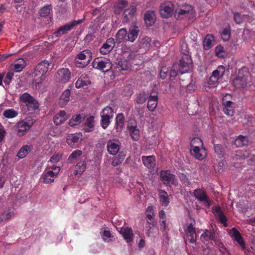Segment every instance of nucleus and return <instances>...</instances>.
<instances>
[{
    "mask_svg": "<svg viewBox=\"0 0 255 255\" xmlns=\"http://www.w3.org/2000/svg\"><path fill=\"white\" fill-rule=\"evenodd\" d=\"M92 58V53L89 49H85L80 52L76 56L75 65L78 68H84L87 66Z\"/></svg>",
    "mask_w": 255,
    "mask_h": 255,
    "instance_id": "obj_1",
    "label": "nucleus"
},
{
    "mask_svg": "<svg viewBox=\"0 0 255 255\" xmlns=\"http://www.w3.org/2000/svg\"><path fill=\"white\" fill-rule=\"evenodd\" d=\"M249 77L248 69L243 67L239 70L238 76L234 80V86L238 88H245L249 82Z\"/></svg>",
    "mask_w": 255,
    "mask_h": 255,
    "instance_id": "obj_2",
    "label": "nucleus"
},
{
    "mask_svg": "<svg viewBox=\"0 0 255 255\" xmlns=\"http://www.w3.org/2000/svg\"><path fill=\"white\" fill-rule=\"evenodd\" d=\"M49 63L46 60L40 62L34 68L33 75L35 77L39 76L38 79L35 80V85L37 86L41 83L42 81L44 79L45 74L48 71Z\"/></svg>",
    "mask_w": 255,
    "mask_h": 255,
    "instance_id": "obj_3",
    "label": "nucleus"
},
{
    "mask_svg": "<svg viewBox=\"0 0 255 255\" xmlns=\"http://www.w3.org/2000/svg\"><path fill=\"white\" fill-rule=\"evenodd\" d=\"M82 19L78 20H73L62 26H60L53 33L54 37L60 38L62 35L67 34L70 31L74 26L80 24L82 22Z\"/></svg>",
    "mask_w": 255,
    "mask_h": 255,
    "instance_id": "obj_4",
    "label": "nucleus"
},
{
    "mask_svg": "<svg viewBox=\"0 0 255 255\" xmlns=\"http://www.w3.org/2000/svg\"><path fill=\"white\" fill-rule=\"evenodd\" d=\"M19 100L25 104L28 111H35L38 109L39 104L38 101L28 93H24L19 97Z\"/></svg>",
    "mask_w": 255,
    "mask_h": 255,
    "instance_id": "obj_5",
    "label": "nucleus"
},
{
    "mask_svg": "<svg viewBox=\"0 0 255 255\" xmlns=\"http://www.w3.org/2000/svg\"><path fill=\"white\" fill-rule=\"evenodd\" d=\"M92 65L95 69L101 70L105 73L111 70L113 66L110 59L107 58L103 59L99 57L93 60Z\"/></svg>",
    "mask_w": 255,
    "mask_h": 255,
    "instance_id": "obj_6",
    "label": "nucleus"
},
{
    "mask_svg": "<svg viewBox=\"0 0 255 255\" xmlns=\"http://www.w3.org/2000/svg\"><path fill=\"white\" fill-rule=\"evenodd\" d=\"M177 65L179 68V72L181 74L190 72L192 68V61L191 56L187 54H183Z\"/></svg>",
    "mask_w": 255,
    "mask_h": 255,
    "instance_id": "obj_7",
    "label": "nucleus"
},
{
    "mask_svg": "<svg viewBox=\"0 0 255 255\" xmlns=\"http://www.w3.org/2000/svg\"><path fill=\"white\" fill-rule=\"evenodd\" d=\"M35 122V121L31 118H28L25 121L18 122L16 125L17 135L20 136L24 135Z\"/></svg>",
    "mask_w": 255,
    "mask_h": 255,
    "instance_id": "obj_8",
    "label": "nucleus"
},
{
    "mask_svg": "<svg viewBox=\"0 0 255 255\" xmlns=\"http://www.w3.org/2000/svg\"><path fill=\"white\" fill-rule=\"evenodd\" d=\"M70 78L71 72L68 68L59 69L55 74L56 81L62 84L67 83Z\"/></svg>",
    "mask_w": 255,
    "mask_h": 255,
    "instance_id": "obj_9",
    "label": "nucleus"
},
{
    "mask_svg": "<svg viewBox=\"0 0 255 255\" xmlns=\"http://www.w3.org/2000/svg\"><path fill=\"white\" fill-rule=\"evenodd\" d=\"M131 55L128 52L124 53V57L118 62L117 68L119 70H128L130 68L131 63L130 59Z\"/></svg>",
    "mask_w": 255,
    "mask_h": 255,
    "instance_id": "obj_10",
    "label": "nucleus"
},
{
    "mask_svg": "<svg viewBox=\"0 0 255 255\" xmlns=\"http://www.w3.org/2000/svg\"><path fill=\"white\" fill-rule=\"evenodd\" d=\"M212 212L214 214L216 219L219 223L222 224L224 227H227L228 224L227 223V218L222 211L220 206H214L212 207Z\"/></svg>",
    "mask_w": 255,
    "mask_h": 255,
    "instance_id": "obj_11",
    "label": "nucleus"
},
{
    "mask_svg": "<svg viewBox=\"0 0 255 255\" xmlns=\"http://www.w3.org/2000/svg\"><path fill=\"white\" fill-rule=\"evenodd\" d=\"M121 146V143L119 140H109L107 145L108 153L111 155H116L119 152Z\"/></svg>",
    "mask_w": 255,
    "mask_h": 255,
    "instance_id": "obj_12",
    "label": "nucleus"
},
{
    "mask_svg": "<svg viewBox=\"0 0 255 255\" xmlns=\"http://www.w3.org/2000/svg\"><path fill=\"white\" fill-rule=\"evenodd\" d=\"M174 8L172 3L167 2L161 5L160 13L162 17L167 18L172 15Z\"/></svg>",
    "mask_w": 255,
    "mask_h": 255,
    "instance_id": "obj_13",
    "label": "nucleus"
},
{
    "mask_svg": "<svg viewBox=\"0 0 255 255\" xmlns=\"http://www.w3.org/2000/svg\"><path fill=\"white\" fill-rule=\"evenodd\" d=\"M195 224V221L193 220V222L189 224L187 228L185 230V233L187 238L191 243H193L196 242L197 235L196 233V229L194 226Z\"/></svg>",
    "mask_w": 255,
    "mask_h": 255,
    "instance_id": "obj_14",
    "label": "nucleus"
},
{
    "mask_svg": "<svg viewBox=\"0 0 255 255\" xmlns=\"http://www.w3.org/2000/svg\"><path fill=\"white\" fill-rule=\"evenodd\" d=\"M216 227V226H215ZM212 229H209V231H208V239L212 241V245L217 246L219 247H222L223 246V244L220 242L219 240V233L217 228H216L215 230L213 226H211Z\"/></svg>",
    "mask_w": 255,
    "mask_h": 255,
    "instance_id": "obj_15",
    "label": "nucleus"
},
{
    "mask_svg": "<svg viewBox=\"0 0 255 255\" xmlns=\"http://www.w3.org/2000/svg\"><path fill=\"white\" fill-rule=\"evenodd\" d=\"M139 31L138 26L136 25L135 22L133 23L128 29L127 40L131 42L135 41L138 36Z\"/></svg>",
    "mask_w": 255,
    "mask_h": 255,
    "instance_id": "obj_16",
    "label": "nucleus"
},
{
    "mask_svg": "<svg viewBox=\"0 0 255 255\" xmlns=\"http://www.w3.org/2000/svg\"><path fill=\"white\" fill-rule=\"evenodd\" d=\"M230 236L232 239L237 242L241 246L242 250H245L246 245L241 233L236 228H233L231 230Z\"/></svg>",
    "mask_w": 255,
    "mask_h": 255,
    "instance_id": "obj_17",
    "label": "nucleus"
},
{
    "mask_svg": "<svg viewBox=\"0 0 255 255\" xmlns=\"http://www.w3.org/2000/svg\"><path fill=\"white\" fill-rule=\"evenodd\" d=\"M115 46V40L113 38H108L100 49V52L103 55L109 53Z\"/></svg>",
    "mask_w": 255,
    "mask_h": 255,
    "instance_id": "obj_18",
    "label": "nucleus"
},
{
    "mask_svg": "<svg viewBox=\"0 0 255 255\" xmlns=\"http://www.w3.org/2000/svg\"><path fill=\"white\" fill-rule=\"evenodd\" d=\"M13 210L10 208H5L0 212V224L4 222H6L14 216Z\"/></svg>",
    "mask_w": 255,
    "mask_h": 255,
    "instance_id": "obj_19",
    "label": "nucleus"
},
{
    "mask_svg": "<svg viewBox=\"0 0 255 255\" xmlns=\"http://www.w3.org/2000/svg\"><path fill=\"white\" fill-rule=\"evenodd\" d=\"M160 178L164 184H175V175L168 171H162L160 173Z\"/></svg>",
    "mask_w": 255,
    "mask_h": 255,
    "instance_id": "obj_20",
    "label": "nucleus"
},
{
    "mask_svg": "<svg viewBox=\"0 0 255 255\" xmlns=\"http://www.w3.org/2000/svg\"><path fill=\"white\" fill-rule=\"evenodd\" d=\"M142 162L144 165L149 169L153 170L156 165V160L154 156H142Z\"/></svg>",
    "mask_w": 255,
    "mask_h": 255,
    "instance_id": "obj_21",
    "label": "nucleus"
},
{
    "mask_svg": "<svg viewBox=\"0 0 255 255\" xmlns=\"http://www.w3.org/2000/svg\"><path fill=\"white\" fill-rule=\"evenodd\" d=\"M158 103V96L155 93L152 92L149 96L147 103V109L149 111L153 112L156 109Z\"/></svg>",
    "mask_w": 255,
    "mask_h": 255,
    "instance_id": "obj_22",
    "label": "nucleus"
},
{
    "mask_svg": "<svg viewBox=\"0 0 255 255\" xmlns=\"http://www.w3.org/2000/svg\"><path fill=\"white\" fill-rule=\"evenodd\" d=\"M202 140L199 137L193 138L190 142V152L191 154H196L198 151L199 147H203Z\"/></svg>",
    "mask_w": 255,
    "mask_h": 255,
    "instance_id": "obj_23",
    "label": "nucleus"
},
{
    "mask_svg": "<svg viewBox=\"0 0 255 255\" xmlns=\"http://www.w3.org/2000/svg\"><path fill=\"white\" fill-rule=\"evenodd\" d=\"M67 119L68 116L66 112L63 110H61L54 116L53 121L55 125L58 126L62 124Z\"/></svg>",
    "mask_w": 255,
    "mask_h": 255,
    "instance_id": "obj_24",
    "label": "nucleus"
},
{
    "mask_svg": "<svg viewBox=\"0 0 255 255\" xmlns=\"http://www.w3.org/2000/svg\"><path fill=\"white\" fill-rule=\"evenodd\" d=\"M70 89H67L64 91L58 101V104L61 107L65 106L67 104L70 100Z\"/></svg>",
    "mask_w": 255,
    "mask_h": 255,
    "instance_id": "obj_25",
    "label": "nucleus"
},
{
    "mask_svg": "<svg viewBox=\"0 0 255 255\" xmlns=\"http://www.w3.org/2000/svg\"><path fill=\"white\" fill-rule=\"evenodd\" d=\"M138 46L139 48H143L144 50H148L151 44V39L148 36L142 38L139 37L138 39Z\"/></svg>",
    "mask_w": 255,
    "mask_h": 255,
    "instance_id": "obj_26",
    "label": "nucleus"
},
{
    "mask_svg": "<svg viewBox=\"0 0 255 255\" xmlns=\"http://www.w3.org/2000/svg\"><path fill=\"white\" fill-rule=\"evenodd\" d=\"M144 21L147 26H151L155 22V14L153 10H148L144 14Z\"/></svg>",
    "mask_w": 255,
    "mask_h": 255,
    "instance_id": "obj_27",
    "label": "nucleus"
},
{
    "mask_svg": "<svg viewBox=\"0 0 255 255\" xmlns=\"http://www.w3.org/2000/svg\"><path fill=\"white\" fill-rule=\"evenodd\" d=\"M120 233L123 235L127 243H130L133 240V232L131 229L128 228H122Z\"/></svg>",
    "mask_w": 255,
    "mask_h": 255,
    "instance_id": "obj_28",
    "label": "nucleus"
},
{
    "mask_svg": "<svg viewBox=\"0 0 255 255\" xmlns=\"http://www.w3.org/2000/svg\"><path fill=\"white\" fill-rule=\"evenodd\" d=\"M56 173L53 171H47L46 173H43L41 177L43 183L49 184L53 182L56 177Z\"/></svg>",
    "mask_w": 255,
    "mask_h": 255,
    "instance_id": "obj_29",
    "label": "nucleus"
},
{
    "mask_svg": "<svg viewBox=\"0 0 255 255\" xmlns=\"http://www.w3.org/2000/svg\"><path fill=\"white\" fill-rule=\"evenodd\" d=\"M128 130H129L130 135L133 140L137 141L139 139L140 137L139 130L136 126H128Z\"/></svg>",
    "mask_w": 255,
    "mask_h": 255,
    "instance_id": "obj_30",
    "label": "nucleus"
},
{
    "mask_svg": "<svg viewBox=\"0 0 255 255\" xmlns=\"http://www.w3.org/2000/svg\"><path fill=\"white\" fill-rule=\"evenodd\" d=\"M223 111L224 113L228 116H233L235 112L236 104L235 103L232 104H222Z\"/></svg>",
    "mask_w": 255,
    "mask_h": 255,
    "instance_id": "obj_31",
    "label": "nucleus"
},
{
    "mask_svg": "<svg viewBox=\"0 0 255 255\" xmlns=\"http://www.w3.org/2000/svg\"><path fill=\"white\" fill-rule=\"evenodd\" d=\"M25 61L23 59L19 58L15 61L12 69L13 71L20 72L25 67Z\"/></svg>",
    "mask_w": 255,
    "mask_h": 255,
    "instance_id": "obj_32",
    "label": "nucleus"
},
{
    "mask_svg": "<svg viewBox=\"0 0 255 255\" xmlns=\"http://www.w3.org/2000/svg\"><path fill=\"white\" fill-rule=\"evenodd\" d=\"M52 8L51 4L46 5L41 7L38 11V13L41 17H51L52 16Z\"/></svg>",
    "mask_w": 255,
    "mask_h": 255,
    "instance_id": "obj_33",
    "label": "nucleus"
},
{
    "mask_svg": "<svg viewBox=\"0 0 255 255\" xmlns=\"http://www.w3.org/2000/svg\"><path fill=\"white\" fill-rule=\"evenodd\" d=\"M159 199L162 205L167 206L169 204L170 200L167 193L163 190L159 191Z\"/></svg>",
    "mask_w": 255,
    "mask_h": 255,
    "instance_id": "obj_34",
    "label": "nucleus"
},
{
    "mask_svg": "<svg viewBox=\"0 0 255 255\" xmlns=\"http://www.w3.org/2000/svg\"><path fill=\"white\" fill-rule=\"evenodd\" d=\"M136 11V7L132 5L129 8L125 10L124 12V19L125 21H128L129 19L132 18Z\"/></svg>",
    "mask_w": 255,
    "mask_h": 255,
    "instance_id": "obj_35",
    "label": "nucleus"
},
{
    "mask_svg": "<svg viewBox=\"0 0 255 255\" xmlns=\"http://www.w3.org/2000/svg\"><path fill=\"white\" fill-rule=\"evenodd\" d=\"M125 123V117L123 113H119L116 117V129L117 131L122 130Z\"/></svg>",
    "mask_w": 255,
    "mask_h": 255,
    "instance_id": "obj_36",
    "label": "nucleus"
},
{
    "mask_svg": "<svg viewBox=\"0 0 255 255\" xmlns=\"http://www.w3.org/2000/svg\"><path fill=\"white\" fill-rule=\"evenodd\" d=\"M91 84V81L89 80L88 78L85 76H81L76 81L75 83V87L78 88H81L84 86H88Z\"/></svg>",
    "mask_w": 255,
    "mask_h": 255,
    "instance_id": "obj_37",
    "label": "nucleus"
},
{
    "mask_svg": "<svg viewBox=\"0 0 255 255\" xmlns=\"http://www.w3.org/2000/svg\"><path fill=\"white\" fill-rule=\"evenodd\" d=\"M82 151L81 150L77 149L73 151L69 155L67 162L69 163L72 164L75 162L79 157L82 155Z\"/></svg>",
    "mask_w": 255,
    "mask_h": 255,
    "instance_id": "obj_38",
    "label": "nucleus"
},
{
    "mask_svg": "<svg viewBox=\"0 0 255 255\" xmlns=\"http://www.w3.org/2000/svg\"><path fill=\"white\" fill-rule=\"evenodd\" d=\"M248 144V137L242 135H239L234 141V144L237 147H241L247 145Z\"/></svg>",
    "mask_w": 255,
    "mask_h": 255,
    "instance_id": "obj_39",
    "label": "nucleus"
},
{
    "mask_svg": "<svg viewBox=\"0 0 255 255\" xmlns=\"http://www.w3.org/2000/svg\"><path fill=\"white\" fill-rule=\"evenodd\" d=\"M195 197L200 201L207 202V196L206 193L201 189H198L194 191Z\"/></svg>",
    "mask_w": 255,
    "mask_h": 255,
    "instance_id": "obj_40",
    "label": "nucleus"
},
{
    "mask_svg": "<svg viewBox=\"0 0 255 255\" xmlns=\"http://www.w3.org/2000/svg\"><path fill=\"white\" fill-rule=\"evenodd\" d=\"M86 167V163L85 161L79 162L75 166V174L81 175L85 171Z\"/></svg>",
    "mask_w": 255,
    "mask_h": 255,
    "instance_id": "obj_41",
    "label": "nucleus"
},
{
    "mask_svg": "<svg viewBox=\"0 0 255 255\" xmlns=\"http://www.w3.org/2000/svg\"><path fill=\"white\" fill-rule=\"evenodd\" d=\"M166 214L164 210H160L159 212V217L161 220L160 223V229L164 232L166 229Z\"/></svg>",
    "mask_w": 255,
    "mask_h": 255,
    "instance_id": "obj_42",
    "label": "nucleus"
},
{
    "mask_svg": "<svg viewBox=\"0 0 255 255\" xmlns=\"http://www.w3.org/2000/svg\"><path fill=\"white\" fill-rule=\"evenodd\" d=\"M127 34L128 32L126 28H123L119 29L116 34L117 40L121 42L127 37Z\"/></svg>",
    "mask_w": 255,
    "mask_h": 255,
    "instance_id": "obj_43",
    "label": "nucleus"
},
{
    "mask_svg": "<svg viewBox=\"0 0 255 255\" xmlns=\"http://www.w3.org/2000/svg\"><path fill=\"white\" fill-rule=\"evenodd\" d=\"M191 10V7L189 6V8L187 10L180 9L178 11L176 10L175 17L177 19H181L188 14Z\"/></svg>",
    "mask_w": 255,
    "mask_h": 255,
    "instance_id": "obj_44",
    "label": "nucleus"
},
{
    "mask_svg": "<svg viewBox=\"0 0 255 255\" xmlns=\"http://www.w3.org/2000/svg\"><path fill=\"white\" fill-rule=\"evenodd\" d=\"M31 148L30 146L25 145L23 146L18 151L17 156L20 158H23L28 153Z\"/></svg>",
    "mask_w": 255,
    "mask_h": 255,
    "instance_id": "obj_45",
    "label": "nucleus"
},
{
    "mask_svg": "<svg viewBox=\"0 0 255 255\" xmlns=\"http://www.w3.org/2000/svg\"><path fill=\"white\" fill-rule=\"evenodd\" d=\"M149 98L148 94L145 92H141L137 96L136 102L138 104H142Z\"/></svg>",
    "mask_w": 255,
    "mask_h": 255,
    "instance_id": "obj_46",
    "label": "nucleus"
},
{
    "mask_svg": "<svg viewBox=\"0 0 255 255\" xmlns=\"http://www.w3.org/2000/svg\"><path fill=\"white\" fill-rule=\"evenodd\" d=\"M3 115L6 118L11 119L16 117L18 115V113L13 109H9L3 112Z\"/></svg>",
    "mask_w": 255,
    "mask_h": 255,
    "instance_id": "obj_47",
    "label": "nucleus"
},
{
    "mask_svg": "<svg viewBox=\"0 0 255 255\" xmlns=\"http://www.w3.org/2000/svg\"><path fill=\"white\" fill-rule=\"evenodd\" d=\"M82 117L80 114L73 116L69 121V125L71 127H74L78 125L81 121Z\"/></svg>",
    "mask_w": 255,
    "mask_h": 255,
    "instance_id": "obj_48",
    "label": "nucleus"
},
{
    "mask_svg": "<svg viewBox=\"0 0 255 255\" xmlns=\"http://www.w3.org/2000/svg\"><path fill=\"white\" fill-rule=\"evenodd\" d=\"M79 135L73 134L68 136V137L67 139V142L69 145L72 146L73 144L77 143L78 142L79 140Z\"/></svg>",
    "mask_w": 255,
    "mask_h": 255,
    "instance_id": "obj_49",
    "label": "nucleus"
},
{
    "mask_svg": "<svg viewBox=\"0 0 255 255\" xmlns=\"http://www.w3.org/2000/svg\"><path fill=\"white\" fill-rule=\"evenodd\" d=\"M101 121L100 124L102 128L106 129L110 125V120L111 118L109 117H107L101 114Z\"/></svg>",
    "mask_w": 255,
    "mask_h": 255,
    "instance_id": "obj_50",
    "label": "nucleus"
},
{
    "mask_svg": "<svg viewBox=\"0 0 255 255\" xmlns=\"http://www.w3.org/2000/svg\"><path fill=\"white\" fill-rule=\"evenodd\" d=\"M225 72V67L223 66H220L218 67V68L214 70L212 76H215L218 79L221 77L224 73Z\"/></svg>",
    "mask_w": 255,
    "mask_h": 255,
    "instance_id": "obj_51",
    "label": "nucleus"
},
{
    "mask_svg": "<svg viewBox=\"0 0 255 255\" xmlns=\"http://www.w3.org/2000/svg\"><path fill=\"white\" fill-rule=\"evenodd\" d=\"M204 151H203L202 149L199 147L198 151L196 153V154H191L193 156H194L196 159L198 160H202L204 158V157L206 156L207 153L205 151V149L203 148Z\"/></svg>",
    "mask_w": 255,
    "mask_h": 255,
    "instance_id": "obj_52",
    "label": "nucleus"
},
{
    "mask_svg": "<svg viewBox=\"0 0 255 255\" xmlns=\"http://www.w3.org/2000/svg\"><path fill=\"white\" fill-rule=\"evenodd\" d=\"M101 114L112 119L114 117V111L111 107L107 106L103 110Z\"/></svg>",
    "mask_w": 255,
    "mask_h": 255,
    "instance_id": "obj_53",
    "label": "nucleus"
},
{
    "mask_svg": "<svg viewBox=\"0 0 255 255\" xmlns=\"http://www.w3.org/2000/svg\"><path fill=\"white\" fill-rule=\"evenodd\" d=\"M216 55L220 58L224 57L225 51L223 46L219 45L217 46L215 50Z\"/></svg>",
    "mask_w": 255,
    "mask_h": 255,
    "instance_id": "obj_54",
    "label": "nucleus"
},
{
    "mask_svg": "<svg viewBox=\"0 0 255 255\" xmlns=\"http://www.w3.org/2000/svg\"><path fill=\"white\" fill-rule=\"evenodd\" d=\"M251 154V151L250 149L241 150L239 152L238 155L242 159H246L249 157Z\"/></svg>",
    "mask_w": 255,
    "mask_h": 255,
    "instance_id": "obj_55",
    "label": "nucleus"
},
{
    "mask_svg": "<svg viewBox=\"0 0 255 255\" xmlns=\"http://www.w3.org/2000/svg\"><path fill=\"white\" fill-rule=\"evenodd\" d=\"M128 4L127 0H119L117 4V8L119 9V12L122 11Z\"/></svg>",
    "mask_w": 255,
    "mask_h": 255,
    "instance_id": "obj_56",
    "label": "nucleus"
},
{
    "mask_svg": "<svg viewBox=\"0 0 255 255\" xmlns=\"http://www.w3.org/2000/svg\"><path fill=\"white\" fill-rule=\"evenodd\" d=\"M13 71L10 70V71L7 72L4 79V84L7 85H9L12 79V77H13Z\"/></svg>",
    "mask_w": 255,
    "mask_h": 255,
    "instance_id": "obj_57",
    "label": "nucleus"
},
{
    "mask_svg": "<svg viewBox=\"0 0 255 255\" xmlns=\"http://www.w3.org/2000/svg\"><path fill=\"white\" fill-rule=\"evenodd\" d=\"M232 96L231 94H226L223 96L222 98V104H232Z\"/></svg>",
    "mask_w": 255,
    "mask_h": 255,
    "instance_id": "obj_58",
    "label": "nucleus"
},
{
    "mask_svg": "<svg viewBox=\"0 0 255 255\" xmlns=\"http://www.w3.org/2000/svg\"><path fill=\"white\" fill-rule=\"evenodd\" d=\"M218 79L215 76H211L208 81V87H214L218 84Z\"/></svg>",
    "mask_w": 255,
    "mask_h": 255,
    "instance_id": "obj_59",
    "label": "nucleus"
},
{
    "mask_svg": "<svg viewBox=\"0 0 255 255\" xmlns=\"http://www.w3.org/2000/svg\"><path fill=\"white\" fill-rule=\"evenodd\" d=\"M230 32L228 29H224L221 33V37L225 41H228L230 38Z\"/></svg>",
    "mask_w": 255,
    "mask_h": 255,
    "instance_id": "obj_60",
    "label": "nucleus"
},
{
    "mask_svg": "<svg viewBox=\"0 0 255 255\" xmlns=\"http://www.w3.org/2000/svg\"><path fill=\"white\" fill-rule=\"evenodd\" d=\"M180 179L182 183L185 186H189L190 185L191 183L185 174H181L180 175Z\"/></svg>",
    "mask_w": 255,
    "mask_h": 255,
    "instance_id": "obj_61",
    "label": "nucleus"
},
{
    "mask_svg": "<svg viewBox=\"0 0 255 255\" xmlns=\"http://www.w3.org/2000/svg\"><path fill=\"white\" fill-rule=\"evenodd\" d=\"M94 117L93 116H90L88 117L85 123V125L86 127L91 129L93 128L94 127Z\"/></svg>",
    "mask_w": 255,
    "mask_h": 255,
    "instance_id": "obj_62",
    "label": "nucleus"
},
{
    "mask_svg": "<svg viewBox=\"0 0 255 255\" xmlns=\"http://www.w3.org/2000/svg\"><path fill=\"white\" fill-rule=\"evenodd\" d=\"M177 67L178 65L177 64H174L173 65L170 73L171 77H174L177 75L178 72H179V69L177 70Z\"/></svg>",
    "mask_w": 255,
    "mask_h": 255,
    "instance_id": "obj_63",
    "label": "nucleus"
},
{
    "mask_svg": "<svg viewBox=\"0 0 255 255\" xmlns=\"http://www.w3.org/2000/svg\"><path fill=\"white\" fill-rule=\"evenodd\" d=\"M168 72V69L166 67H162L160 70V77L161 79H164L167 76V73Z\"/></svg>",
    "mask_w": 255,
    "mask_h": 255,
    "instance_id": "obj_64",
    "label": "nucleus"
}]
</instances>
